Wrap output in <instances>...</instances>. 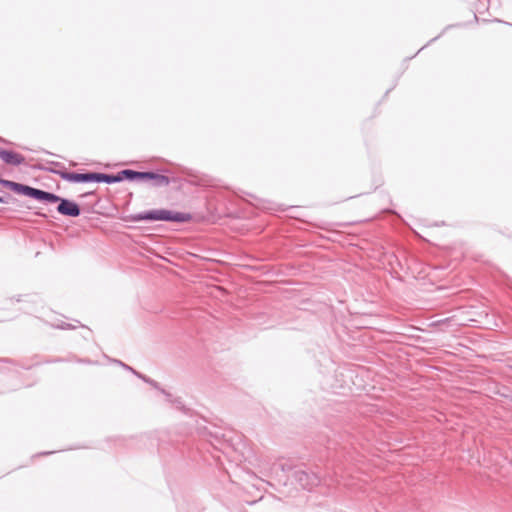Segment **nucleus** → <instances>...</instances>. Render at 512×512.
<instances>
[{
    "label": "nucleus",
    "mask_w": 512,
    "mask_h": 512,
    "mask_svg": "<svg viewBox=\"0 0 512 512\" xmlns=\"http://www.w3.org/2000/svg\"><path fill=\"white\" fill-rule=\"evenodd\" d=\"M191 219V215L183 212H176L167 209H155L132 214L129 220L133 222L139 221H167L184 223Z\"/></svg>",
    "instance_id": "1"
},
{
    "label": "nucleus",
    "mask_w": 512,
    "mask_h": 512,
    "mask_svg": "<svg viewBox=\"0 0 512 512\" xmlns=\"http://www.w3.org/2000/svg\"><path fill=\"white\" fill-rule=\"evenodd\" d=\"M119 175L121 181L125 179L129 181H134L144 178H151V183L152 186L154 187H164L168 186L171 183V179L169 177L152 171L140 172L131 169H125L120 171Z\"/></svg>",
    "instance_id": "2"
},
{
    "label": "nucleus",
    "mask_w": 512,
    "mask_h": 512,
    "mask_svg": "<svg viewBox=\"0 0 512 512\" xmlns=\"http://www.w3.org/2000/svg\"><path fill=\"white\" fill-rule=\"evenodd\" d=\"M49 195L53 196L55 199L53 200H43L44 202L49 203H59L57 206V212L64 216L69 217H78L81 214L80 206L69 199L61 198L60 196L49 192Z\"/></svg>",
    "instance_id": "3"
},
{
    "label": "nucleus",
    "mask_w": 512,
    "mask_h": 512,
    "mask_svg": "<svg viewBox=\"0 0 512 512\" xmlns=\"http://www.w3.org/2000/svg\"><path fill=\"white\" fill-rule=\"evenodd\" d=\"M49 172L58 175L63 180L73 183H89L95 182V172L76 173L66 170L48 169Z\"/></svg>",
    "instance_id": "4"
},
{
    "label": "nucleus",
    "mask_w": 512,
    "mask_h": 512,
    "mask_svg": "<svg viewBox=\"0 0 512 512\" xmlns=\"http://www.w3.org/2000/svg\"><path fill=\"white\" fill-rule=\"evenodd\" d=\"M12 191L28 196L30 198L43 201V200H53L55 199L53 196L49 195V192L37 189L28 185H24L21 183L15 182L13 185Z\"/></svg>",
    "instance_id": "5"
},
{
    "label": "nucleus",
    "mask_w": 512,
    "mask_h": 512,
    "mask_svg": "<svg viewBox=\"0 0 512 512\" xmlns=\"http://www.w3.org/2000/svg\"><path fill=\"white\" fill-rule=\"evenodd\" d=\"M294 478L302 488L307 490H311L320 482V478L317 474L306 470H296L294 472Z\"/></svg>",
    "instance_id": "6"
},
{
    "label": "nucleus",
    "mask_w": 512,
    "mask_h": 512,
    "mask_svg": "<svg viewBox=\"0 0 512 512\" xmlns=\"http://www.w3.org/2000/svg\"><path fill=\"white\" fill-rule=\"evenodd\" d=\"M0 158L9 165L19 166L25 162V157L22 154L10 150L0 148Z\"/></svg>",
    "instance_id": "7"
},
{
    "label": "nucleus",
    "mask_w": 512,
    "mask_h": 512,
    "mask_svg": "<svg viewBox=\"0 0 512 512\" xmlns=\"http://www.w3.org/2000/svg\"><path fill=\"white\" fill-rule=\"evenodd\" d=\"M118 363H119L120 365H122L125 369L132 371L134 374H136L139 378H141V379H142L143 381H145L146 383L150 384L152 387H154V388H156V389H159V390H160V391H161V392L166 396V398H167V400H168L169 402H173V403H177V404H180V403H181L179 400H172V395H171L170 393H168L167 391H165L164 389H160V388H159V384H158L155 380H153V379H151V378H148V377H146V376H144V375L138 374V373H137L135 370H133L130 366H128V365H126V364L122 363L121 361H118Z\"/></svg>",
    "instance_id": "8"
},
{
    "label": "nucleus",
    "mask_w": 512,
    "mask_h": 512,
    "mask_svg": "<svg viewBox=\"0 0 512 512\" xmlns=\"http://www.w3.org/2000/svg\"><path fill=\"white\" fill-rule=\"evenodd\" d=\"M95 182H97V183L103 182V183H107V184H113V183L121 182V178H120L119 172L116 175L95 172Z\"/></svg>",
    "instance_id": "9"
},
{
    "label": "nucleus",
    "mask_w": 512,
    "mask_h": 512,
    "mask_svg": "<svg viewBox=\"0 0 512 512\" xmlns=\"http://www.w3.org/2000/svg\"><path fill=\"white\" fill-rule=\"evenodd\" d=\"M15 182L13 181H10V180H5V179H1L0 178V184L6 188H9V189H13V185H14Z\"/></svg>",
    "instance_id": "10"
},
{
    "label": "nucleus",
    "mask_w": 512,
    "mask_h": 512,
    "mask_svg": "<svg viewBox=\"0 0 512 512\" xmlns=\"http://www.w3.org/2000/svg\"><path fill=\"white\" fill-rule=\"evenodd\" d=\"M51 165L54 166L53 167L54 170H65L63 164L60 162H51ZM48 169L49 168H47L46 170L48 171ZM50 169H52V167Z\"/></svg>",
    "instance_id": "11"
},
{
    "label": "nucleus",
    "mask_w": 512,
    "mask_h": 512,
    "mask_svg": "<svg viewBox=\"0 0 512 512\" xmlns=\"http://www.w3.org/2000/svg\"><path fill=\"white\" fill-rule=\"evenodd\" d=\"M60 329H74L76 326L63 322L61 325L58 326Z\"/></svg>",
    "instance_id": "12"
},
{
    "label": "nucleus",
    "mask_w": 512,
    "mask_h": 512,
    "mask_svg": "<svg viewBox=\"0 0 512 512\" xmlns=\"http://www.w3.org/2000/svg\"><path fill=\"white\" fill-rule=\"evenodd\" d=\"M141 181H151V178L140 179Z\"/></svg>",
    "instance_id": "13"
},
{
    "label": "nucleus",
    "mask_w": 512,
    "mask_h": 512,
    "mask_svg": "<svg viewBox=\"0 0 512 512\" xmlns=\"http://www.w3.org/2000/svg\"><path fill=\"white\" fill-rule=\"evenodd\" d=\"M6 201L4 200L3 197L0 196V203H5Z\"/></svg>",
    "instance_id": "14"
}]
</instances>
